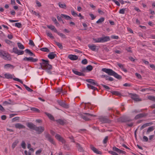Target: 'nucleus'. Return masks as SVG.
Wrapping results in <instances>:
<instances>
[{
	"label": "nucleus",
	"instance_id": "1",
	"mask_svg": "<svg viewBox=\"0 0 155 155\" xmlns=\"http://www.w3.org/2000/svg\"><path fill=\"white\" fill-rule=\"evenodd\" d=\"M41 60L43 62L40 63L41 67L39 69L41 68L45 70L48 73L51 74L52 72L51 70L52 69V66L49 64V61L44 59H42Z\"/></svg>",
	"mask_w": 155,
	"mask_h": 155
},
{
	"label": "nucleus",
	"instance_id": "2",
	"mask_svg": "<svg viewBox=\"0 0 155 155\" xmlns=\"http://www.w3.org/2000/svg\"><path fill=\"white\" fill-rule=\"evenodd\" d=\"M102 71L107 73L109 75L113 76L114 77L118 79H121L122 77L120 75L113 71L112 70L106 68H103L102 69Z\"/></svg>",
	"mask_w": 155,
	"mask_h": 155
},
{
	"label": "nucleus",
	"instance_id": "3",
	"mask_svg": "<svg viewBox=\"0 0 155 155\" xmlns=\"http://www.w3.org/2000/svg\"><path fill=\"white\" fill-rule=\"evenodd\" d=\"M0 57L5 60H10L11 59L8 53L2 50H0Z\"/></svg>",
	"mask_w": 155,
	"mask_h": 155
},
{
	"label": "nucleus",
	"instance_id": "4",
	"mask_svg": "<svg viewBox=\"0 0 155 155\" xmlns=\"http://www.w3.org/2000/svg\"><path fill=\"white\" fill-rule=\"evenodd\" d=\"M110 39V38L109 36L102 37L97 38H93V40L95 42H104L109 41Z\"/></svg>",
	"mask_w": 155,
	"mask_h": 155
},
{
	"label": "nucleus",
	"instance_id": "5",
	"mask_svg": "<svg viewBox=\"0 0 155 155\" xmlns=\"http://www.w3.org/2000/svg\"><path fill=\"white\" fill-rule=\"evenodd\" d=\"M80 116L81 118L86 121L89 120L91 117H95L96 116L95 115L88 113H83V114H80Z\"/></svg>",
	"mask_w": 155,
	"mask_h": 155
},
{
	"label": "nucleus",
	"instance_id": "6",
	"mask_svg": "<svg viewBox=\"0 0 155 155\" xmlns=\"http://www.w3.org/2000/svg\"><path fill=\"white\" fill-rule=\"evenodd\" d=\"M100 121L102 123H109L111 120L105 117H101L98 118Z\"/></svg>",
	"mask_w": 155,
	"mask_h": 155
},
{
	"label": "nucleus",
	"instance_id": "7",
	"mask_svg": "<svg viewBox=\"0 0 155 155\" xmlns=\"http://www.w3.org/2000/svg\"><path fill=\"white\" fill-rule=\"evenodd\" d=\"M118 120L119 121L121 122L126 123L127 122H130L131 121V120L128 117H123L119 118Z\"/></svg>",
	"mask_w": 155,
	"mask_h": 155
},
{
	"label": "nucleus",
	"instance_id": "8",
	"mask_svg": "<svg viewBox=\"0 0 155 155\" xmlns=\"http://www.w3.org/2000/svg\"><path fill=\"white\" fill-rule=\"evenodd\" d=\"M12 52L17 54L18 55H22L24 53V51H23L19 50L17 47L13 48Z\"/></svg>",
	"mask_w": 155,
	"mask_h": 155
},
{
	"label": "nucleus",
	"instance_id": "9",
	"mask_svg": "<svg viewBox=\"0 0 155 155\" xmlns=\"http://www.w3.org/2000/svg\"><path fill=\"white\" fill-rule=\"evenodd\" d=\"M57 102L58 104L61 107L66 108H68L69 107L68 104L65 103L64 102L60 100L57 101Z\"/></svg>",
	"mask_w": 155,
	"mask_h": 155
},
{
	"label": "nucleus",
	"instance_id": "10",
	"mask_svg": "<svg viewBox=\"0 0 155 155\" xmlns=\"http://www.w3.org/2000/svg\"><path fill=\"white\" fill-rule=\"evenodd\" d=\"M45 130L44 127L42 126L37 127L36 126L35 130L37 132L38 134H41Z\"/></svg>",
	"mask_w": 155,
	"mask_h": 155
},
{
	"label": "nucleus",
	"instance_id": "11",
	"mask_svg": "<svg viewBox=\"0 0 155 155\" xmlns=\"http://www.w3.org/2000/svg\"><path fill=\"white\" fill-rule=\"evenodd\" d=\"M23 60L24 61H30L31 62H37L38 61V59L37 58H34L32 57H29L27 58V57H25Z\"/></svg>",
	"mask_w": 155,
	"mask_h": 155
},
{
	"label": "nucleus",
	"instance_id": "12",
	"mask_svg": "<svg viewBox=\"0 0 155 155\" xmlns=\"http://www.w3.org/2000/svg\"><path fill=\"white\" fill-rule=\"evenodd\" d=\"M45 138L51 143L53 144H55V142L53 139L51 137V136L48 133L46 134L45 135Z\"/></svg>",
	"mask_w": 155,
	"mask_h": 155
},
{
	"label": "nucleus",
	"instance_id": "13",
	"mask_svg": "<svg viewBox=\"0 0 155 155\" xmlns=\"http://www.w3.org/2000/svg\"><path fill=\"white\" fill-rule=\"evenodd\" d=\"M131 98L136 101H141V100L139 98L138 95L136 94H131Z\"/></svg>",
	"mask_w": 155,
	"mask_h": 155
},
{
	"label": "nucleus",
	"instance_id": "14",
	"mask_svg": "<svg viewBox=\"0 0 155 155\" xmlns=\"http://www.w3.org/2000/svg\"><path fill=\"white\" fill-rule=\"evenodd\" d=\"M55 137L58 140L61 142L63 143H65V140L60 135L57 134L55 136Z\"/></svg>",
	"mask_w": 155,
	"mask_h": 155
},
{
	"label": "nucleus",
	"instance_id": "15",
	"mask_svg": "<svg viewBox=\"0 0 155 155\" xmlns=\"http://www.w3.org/2000/svg\"><path fill=\"white\" fill-rule=\"evenodd\" d=\"M147 115V113H140L136 115L134 117V119L137 120L145 117Z\"/></svg>",
	"mask_w": 155,
	"mask_h": 155
},
{
	"label": "nucleus",
	"instance_id": "16",
	"mask_svg": "<svg viewBox=\"0 0 155 155\" xmlns=\"http://www.w3.org/2000/svg\"><path fill=\"white\" fill-rule=\"evenodd\" d=\"M90 147L91 150H93L95 153L99 154H102L101 152L98 150L97 149L94 147L93 145H90Z\"/></svg>",
	"mask_w": 155,
	"mask_h": 155
},
{
	"label": "nucleus",
	"instance_id": "17",
	"mask_svg": "<svg viewBox=\"0 0 155 155\" xmlns=\"http://www.w3.org/2000/svg\"><path fill=\"white\" fill-rule=\"evenodd\" d=\"M76 147L79 152H84L83 148L79 143H76Z\"/></svg>",
	"mask_w": 155,
	"mask_h": 155
},
{
	"label": "nucleus",
	"instance_id": "18",
	"mask_svg": "<svg viewBox=\"0 0 155 155\" xmlns=\"http://www.w3.org/2000/svg\"><path fill=\"white\" fill-rule=\"evenodd\" d=\"M113 150L114 151L117 152V153H122L125 154L126 153V152L125 151L120 150L115 147H113Z\"/></svg>",
	"mask_w": 155,
	"mask_h": 155
},
{
	"label": "nucleus",
	"instance_id": "19",
	"mask_svg": "<svg viewBox=\"0 0 155 155\" xmlns=\"http://www.w3.org/2000/svg\"><path fill=\"white\" fill-rule=\"evenodd\" d=\"M101 77L102 78H105L106 80H108L110 81H112L114 80V79L110 77L107 75H101Z\"/></svg>",
	"mask_w": 155,
	"mask_h": 155
},
{
	"label": "nucleus",
	"instance_id": "20",
	"mask_svg": "<svg viewBox=\"0 0 155 155\" xmlns=\"http://www.w3.org/2000/svg\"><path fill=\"white\" fill-rule=\"evenodd\" d=\"M86 81L87 82H88L90 83L91 84L94 85H97L98 86V84L95 82V81L93 79H87L86 80Z\"/></svg>",
	"mask_w": 155,
	"mask_h": 155
},
{
	"label": "nucleus",
	"instance_id": "21",
	"mask_svg": "<svg viewBox=\"0 0 155 155\" xmlns=\"http://www.w3.org/2000/svg\"><path fill=\"white\" fill-rule=\"evenodd\" d=\"M27 126L31 129L35 130L36 126L32 123H28L27 124Z\"/></svg>",
	"mask_w": 155,
	"mask_h": 155
},
{
	"label": "nucleus",
	"instance_id": "22",
	"mask_svg": "<svg viewBox=\"0 0 155 155\" xmlns=\"http://www.w3.org/2000/svg\"><path fill=\"white\" fill-rule=\"evenodd\" d=\"M56 56V54H55L54 52H51L49 53L48 57L50 59H54Z\"/></svg>",
	"mask_w": 155,
	"mask_h": 155
},
{
	"label": "nucleus",
	"instance_id": "23",
	"mask_svg": "<svg viewBox=\"0 0 155 155\" xmlns=\"http://www.w3.org/2000/svg\"><path fill=\"white\" fill-rule=\"evenodd\" d=\"M72 71L73 73H74L75 74L78 75L79 76H84L85 74L84 73L80 72L78 71L75 70L73 69L72 70Z\"/></svg>",
	"mask_w": 155,
	"mask_h": 155
},
{
	"label": "nucleus",
	"instance_id": "24",
	"mask_svg": "<svg viewBox=\"0 0 155 155\" xmlns=\"http://www.w3.org/2000/svg\"><path fill=\"white\" fill-rule=\"evenodd\" d=\"M47 26L48 28L51 30L53 31L54 32L56 33L58 31L54 26L52 25H47Z\"/></svg>",
	"mask_w": 155,
	"mask_h": 155
},
{
	"label": "nucleus",
	"instance_id": "25",
	"mask_svg": "<svg viewBox=\"0 0 155 155\" xmlns=\"http://www.w3.org/2000/svg\"><path fill=\"white\" fill-rule=\"evenodd\" d=\"M68 58L72 60H76L78 59V56L75 55L70 54L68 56Z\"/></svg>",
	"mask_w": 155,
	"mask_h": 155
},
{
	"label": "nucleus",
	"instance_id": "26",
	"mask_svg": "<svg viewBox=\"0 0 155 155\" xmlns=\"http://www.w3.org/2000/svg\"><path fill=\"white\" fill-rule=\"evenodd\" d=\"M15 127L18 129H24L25 128V126L20 123H17L15 124Z\"/></svg>",
	"mask_w": 155,
	"mask_h": 155
},
{
	"label": "nucleus",
	"instance_id": "27",
	"mask_svg": "<svg viewBox=\"0 0 155 155\" xmlns=\"http://www.w3.org/2000/svg\"><path fill=\"white\" fill-rule=\"evenodd\" d=\"M153 124V123L152 122L148 123H146L144 124H143L140 127V130H142L145 127H147L150 126V125H151Z\"/></svg>",
	"mask_w": 155,
	"mask_h": 155
},
{
	"label": "nucleus",
	"instance_id": "28",
	"mask_svg": "<svg viewBox=\"0 0 155 155\" xmlns=\"http://www.w3.org/2000/svg\"><path fill=\"white\" fill-rule=\"evenodd\" d=\"M88 46L91 50L93 51H95L97 46L93 44L92 45L89 44Z\"/></svg>",
	"mask_w": 155,
	"mask_h": 155
},
{
	"label": "nucleus",
	"instance_id": "29",
	"mask_svg": "<svg viewBox=\"0 0 155 155\" xmlns=\"http://www.w3.org/2000/svg\"><path fill=\"white\" fill-rule=\"evenodd\" d=\"M8 101H4L3 102V105H5L8 104H13V102L10 99H9Z\"/></svg>",
	"mask_w": 155,
	"mask_h": 155
},
{
	"label": "nucleus",
	"instance_id": "30",
	"mask_svg": "<svg viewBox=\"0 0 155 155\" xmlns=\"http://www.w3.org/2000/svg\"><path fill=\"white\" fill-rule=\"evenodd\" d=\"M45 114L48 116V117L51 120H54V119L53 116L51 114L47 112H45Z\"/></svg>",
	"mask_w": 155,
	"mask_h": 155
},
{
	"label": "nucleus",
	"instance_id": "31",
	"mask_svg": "<svg viewBox=\"0 0 155 155\" xmlns=\"http://www.w3.org/2000/svg\"><path fill=\"white\" fill-rule=\"evenodd\" d=\"M56 91L57 93H59L61 92L63 94H65V93L66 92V91L64 92L63 91L62 88H58L56 89Z\"/></svg>",
	"mask_w": 155,
	"mask_h": 155
},
{
	"label": "nucleus",
	"instance_id": "32",
	"mask_svg": "<svg viewBox=\"0 0 155 155\" xmlns=\"http://www.w3.org/2000/svg\"><path fill=\"white\" fill-rule=\"evenodd\" d=\"M56 121L57 123H58L61 125H63L65 123L63 120L61 119L56 120Z\"/></svg>",
	"mask_w": 155,
	"mask_h": 155
},
{
	"label": "nucleus",
	"instance_id": "33",
	"mask_svg": "<svg viewBox=\"0 0 155 155\" xmlns=\"http://www.w3.org/2000/svg\"><path fill=\"white\" fill-rule=\"evenodd\" d=\"M25 51L26 53L28 54L30 56H35V55L32 52H31V51L29 49H26Z\"/></svg>",
	"mask_w": 155,
	"mask_h": 155
},
{
	"label": "nucleus",
	"instance_id": "34",
	"mask_svg": "<svg viewBox=\"0 0 155 155\" xmlns=\"http://www.w3.org/2000/svg\"><path fill=\"white\" fill-rule=\"evenodd\" d=\"M46 34L51 39H54V37L52 35V34L49 31H46Z\"/></svg>",
	"mask_w": 155,
	"mask_h": 155
},
{
	"label": "nucleus",
	"instance_id": "35",
	"mask_svg": "<svg viewBox=\"0 0 155 155\" xmlns=\"http://www.w3.org/2000/svg\"><path fill=\"white\" fill-rule=\"evenodd\" d=\"M17 45L18 48L20 49H24L25 48V47L23 46V45H22L21 43L20 42H18L17 43Z\"/></svg>",
	"mask_w": 155,
	"mask_h": 155
},
{
	"label": "nucleus",
	"instance_id": "36",
	"mask_svg": "<svg viewBox=\"0 0 155 155\" xmlns=\"http://www.w3.org/2000/svg\"><path fill=\"white\" fill-rule=\"evenodd\" d=\"M31 110L35 113H39L40 112V110L35 107H31Z\"/></svg>",
	"mask_w": 155,
	"mask_h": 155
},
{
	"label": "nucleus",
	"instance_id": "37",
	"mask_svg": "<svg viewBox=\"0 0 155 155\" xmlns=\"http://www.w3.org/2000/svg\"><path fill=\"white\" fill-rule=\"evenodd\" d=\"M56 33L60 36H61L62 38L65 39L66 38V36L65 35L59 32H58V31H57V32Z\"/></svg>",
	"mask_w": 155,
	"mask_h": 155
},
{
	"label": "nucleus",
	"instance_id": "38",
	"mask_svg": "<svg viewBox=\"0 0 155 155\" xmlns=\"http://www.w3.org/2000/svg\"><path fill=\"white\" fill-rule=\"evenodd\" d=\"M104 17L101 18L96 21V23L97 24L101 23L104 21Z\"/></svg>",
	"mask_w": 155,
	"mask_h": 155
},
{
	"label": "nucleus",
	"instance_id": "39",
	"mask_svg": "<svg viewBox=\"0 0 155 155\" xmlns=\"http://www.w3.org/2000/svg\"><path fill=\"white\" fill-rule=\"evenodd\" d=\"M154 130V128L153 126L149 127L146 132L147 134H148L150 132L153 131Z\"/></svg>",
	"mask_w": 155,
	"mask_h": 155
},
{
	"label": "nucleus",
	"instance_id": "40",
	"mask_svg": "<svg viewBox=\"0 0 155 155\" xmlns=\"http://www.w3.org/2000/svg\"><path fill=\"white\" fill-rule=\"evenodd\" d=\"M19 141L18 140H16L15 141L12 143V147L13 149L14 148L17 146V144L18 143Z\"/></svg>",
	"mask_w": 155,
	"mask_h": 155
},
{
	"label": "nucleus",
	"instance_id": "41",
	"mask_svg": "<svg viewBox=\"0 0 155 155\" xmlns=\"http://www.w3.org/2000/svg\"><path fill=\"white\" fill-rule=\"evenodd\" d=\"M5 78L8 79H11L12 78V75L9 74H5Z\"/></svg>",
	"mask_w": 155,
	"mask_h": 155
},
{
	"label": "nucleus",
	"instance_id": "42",
	"mask_svg": "<svg viewBox=\"0 0 155 155\" xmlns=\"http://www.w3.org/2000/svg\"><path fill=\"white\" fill-rule=\"evenodd\" d=\"M58 5L61 8H66V5L64 3H61V2H59L58 3Z\"/></svg>",
	"mask_w": 155,
	"mask_h": 155
},
{
	"label": "nucleus",
	"instance_id": "43",
	"mask_svg": "<svg viewBox=\"0 0 155 155\" xmlns=\"http://www.w3.org/2000/svg\"><path fill=\"white\" fill-rule=\"evenodd\" d=\"M40 50L42 51L46 52H49L50 50L47 48H43L40 49Z\"/></svg>",
	"mask_w": 155,
	"mask_h": 155
},
{
	"label": "nucleus",
	"instance_id": "44",
	"mask_svg": "<svg viewBox=\"0 0 155 155\" xmlns=\"http://www.w3.org/2000/svg\"><path fill=\"white\" fill-rule=\"evenodd\" d=\"M51 19L53 21L54 23L57 26H58L59 25V24L57 21L56 19L54 17H52L51 18Z\"/></svg>",
	"mask_w": 155,
	"mask_h": 155
},
{
	"label": "nucleus",
	"instance_id": "45",
	"mask_svg": "<svg viewBox=\"0 0 155 155\" xmlns=\"http://www.w3.org/2000/svg\"><path fill=\"white\" fill-rule=\"evenodd\" d=\"M87 85L89 88H90L91 89L94 90H95L97 89V88L90 84H87Z\"/></svg>",
	"mask_w": 155,
	"mask_h": 155
},
{
	"label": "nucleus",
	"instance_id": "46",
	"mask_svg": "<svg viewBox=\"0 0 155 155\" xmlns=\"http://www.w3.org/2000/svg\"><path fill=\"white\" fill-rule=\"evenodd\" d=\"M87 71H91L93 69V67L91 65H89L86 67Z\"/></svg>",
	"mask_w": 155,
	"mask_h": 155
},
{
	"label": "nucleus",
	"instance_id": "47",
	"mask_svg": "<svg viewBox=\"0 0 155 155\" xmlns=\"http://www.w3.org/2000/svg\"><path fill=\"white\" fill-rule=\"evenodd\" d=\"M61 16L67 20H69L71 19V18L69 16L61 14Z\"/></svg>",
	"mask_w": 155,
	"mask_h": 155
},
{
	"label": "nucleus",
	"instance_id": "48",
	"mask_svg": "<svg viewBox=\"0 0 155 155\" xmlns=\"http://www.w3.org/2000/svg\"><path fill=\"white\" fill-rule=\"evenodd\" d=\"M24 87H25V89L27 90L28 91L30 92H32L33 91V90L30 89V88H29V87L27 86V85L25 84H23Z\"/></svg>",
	"mask_w": 155,
	"mask_h": 155
},
{
	"label": "nucleus",
	"instance_id": "49",
	"mask_svg": "<svg viewBox=\"0 0 155 155\" xmlns=\"http://www.w3.org/2000/svg\"><path fill=\"white\" fill-rule=\"evenodd\" d=\"M55 43L56 44V45L58 47L60 48L61 49H63V46L61 43L57 42V41H55Z\"/></svg>",
	"mask_w": 155,
	"mask_h": 155
},
{
	"label": "nucleus",
	"instance_id": "50",
	"mask_svg": "<svg viewBox=\"0 0 155 155\" xmlns=\"http://www.w3.org/2000/svg\"><path fill=\"white\" fill-rule=\"evenodd\" d=\"M111 93L117 96H119L121 95V93L117 91H113L111 92Z\"/></svg>",
	"mask_w": 155,
	"mask_h": 155
},
{
	"label": "nucleus",
	"instance_id": "51",
	"mask_svg": "<svg viewBox=\"0 0 155 155\" xmlns=\"http://www.w3.org/2000/svg\"><path fill=\"white\" fill-rule=\"evenodd\" d=\"M149 99L153 101H155V97L152 96H149L148 97Z\"/></svg>",
	"mask_w": 155,
	"mask_h": 155
},
{
	"label": "nucleus",
	"instance_id": "52",
	"mask_svg": "<svg viewBox=\"0 0 155 155\" xmlns=\"http://www.w3.org/2000/svg\"><path fill=\"white\" fill-rule=\"evenodd\" d=\"M21 146L24 149H25L26 148V144L25 142L24 141H23L22 142V143H21Z\"/></svg>",
	"mask_w": 155,
	"mask_h": 155
},
{
	"label": "nucleus",
	"instance_id": "53",
	"mask_svg": "<svg viewBox=\"0 0 155 155\" xmlns=\"http://www.w3.org/2000/svg\"><path fill=\"white\" fill-rule=\"evenodd\" d=\"M15 26L18 28H21L22 27V25L20 23H16L15 24Z\"/></svg>",
	"mask_w": 155,
	"mask_h": 155
},
{
	"label": "nucleus",
	"instance_id": "54",
	"mask_svg": "<svg viewBox=\"0 0 155 155\" xmlns=\"http://www.w3.org/2000/svg\"><path fill=\"white\" fill-rule=\"evenodd\" d=\"M126 8H122L120 9L119 11V13L121 14H124L125 11H126Z\"/></svg>",
	"mask_w": 155,
	"mask_h": 155
},
{
	"label": "nucleus",
	"instance_id": "55",
	"mask_svg": "<svg viewBox=\"0 0 155 155\" xmlns=\"http://www.w3.org/2000/svg\"><path fill=\"white\" fill-rule=\"evenodd\" d=\"M13 79L15 81H18L20 83H21L22 84H23V81L19 79L18 78H13Z\"/></svg>",
	"mask_w": 155,
	"mask_h": 155
},
{
	"label": "nucleus",
	"instance_id": "56",
	"mask_svg": "<svg viewBox=\"0 0 155 155\" xmlns=\"http://www.w3.org/2000/svg\"><path fill=\"white\" fill-rule=\"evenodd\" d=\"M63 18V17L61 16V15L60 16H57V18L58 21H62L63 23H64V22H63L62 19L61 18Z\"/></svg>",
	"mask_w": 155,
	"mask_h": 155
},
{
	"label": "nucleus",
	"instance_id": "57",
	"mask_svg": "<svg viewBox=\"0 0 155 155\" xmlns=\"http://www.w3.org/2000/svg\"><path fill=\"white\" fill-rule=\"evenodd\" d=\"M81 63L83 64H86L87 63V61L86 59H84L82 61Z\"/></svg>",
	"mask_w": 155,
	"mask_h": 155
},
{
	"label": "nucleus",
	"instance_id": "58",
	"mask_svg": "<svg viewBox=\"0 0 155 155\" xmlns=\"http://www.w3.org/2000/svg\"><path fill=\"white\" fill-rule=\"evenodd\" d=\"M71 14L74 17L77 16H78V14L75 12L74 10H71Z\"/></svg>",
	"mask_w": 155,
	"mask_h": 155
},
{
	"label": "nucleus",
	"instance_id": "59",
	"mask_svg": "<svg viewBox=\"0 0 155 155\" xmlns=\"http://www.w3.org/2000/svg\"><path fill=\"white\" fill-rule=\"evenodd\" d=\"M108 136H106L104 139L103 140V143H104V144H105L107 142V141L108 140Z\"/></svg>",
	"mask_w": 155,
	"mask_h": 155
},
{
	"label": "nucleus",
	"instance_id": "60",
	"mask_svg": "<svg viewBox=\"0 0 155 155\" xmlns=\"http://www.w3.org/2000/svg\"><path fill=\"white\" fill-rule=\"evenodd\" d=\"M109 153L113 155H118V154L117 153L115 152L112 151H108Z\"/></svg>",
	"mask_w": 155,
	"mask_h": 155
},
{
	"label": "nucleus",
	"instance_id": "61",
	"mask_svg": "<svg viewBox=\"0 0 155 155\" xmlns=\"http://www.w3.org/2000/svg\"><path fill=\"white\" fill-rule=\"evenodd\" d=\"M29 44L30 45L33 46H34L35 45L33 41L31 40H29Z\"/></svg>",
	"mask_w": 155,
	"mask_h": 155
},
{
	"label": "nucleus",
	"instance_id": "62",
	"mask_svg": "<svg viewBox=\"0 0 155 155\" xmlns=\"http://www.w3.org/2000/svg\"><path fill=\"white\" fill-rule=\"evenodd\" d=\"M143 140L144 141L147 142L148 140V138L147 137L144 136L143 137Z\"/></svg>",
	"mask_w": 155,
	"mask_h": 155
},
{
	"label": "nucleus",
	"instance_id": "63",
	"mask_svg": "<svg viewBox=\"0 0 155 155\" xmlns=\"http://www.w3.org/2000/svg\"><path fill=\"white\" fill-rule=\"evenodd\" d=\"M112 1L114 2L117 6H120V4L119 2L116 1V0H112Z\"/></svg>",
	"mask_w": 155,
	"mask_h": 155
},
{
	"label": "nucleus",
	"instance_id": "64",
	"mask_svg": "<svg viewBox=\"0 0 155 155\" xmlns=\"http://www.w3.org/2000/svg\"><path fill=\"white\" fill-rule=\"evenodd\" d=\"M135 75L136 77L139 79H141L142 78V77L141 75L138 73H135Z\"/></svg>",
	"mask_w": 155,
	"mask_h": 155
}]
</instances>
